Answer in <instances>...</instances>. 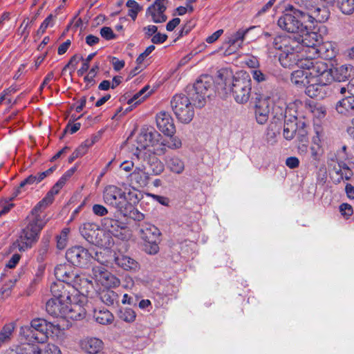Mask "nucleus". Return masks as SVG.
<instances>
[{
  "label": "nucleus",
  "instance_id": "nucleus-1",
  "mask_svg": "<svg viewBox=\"0 0 354 354\" xmlns=\"http://www.w3.org/2000/svg\"><path fill=\"white\" fill-rule=\"evenodd\" d=\"M139 191L133 186L122 183V187L114 185L106 186L102 192L105 204L125 214L133 205L139 201Z\"/></svg>",
  "mask_w": 354,
  "mask_h": 354
},
{
  "label": "nucleus",
  "instance_id": "nucleus-2",
  "mask_svg": "<svg viewBox=\"0 0 354 354\" xmlns=\"http://www.w3.org/2000/svg\"><path fill=\"white\" fill-rule=\"evenodd\" d=\"M218 77L223 81L225 89L232 93L234 100L239 104H245L251 95L252 80L250 75L240 72L233 75L232 72L227 69L219 71Z\"/></svg>",
  "mask_w": 354,
  "mask_h": 354
},
{
  "label": "nucleus",
  "instance_id": "nucleus-3",
  "mask_svg": "<svg viewBox=\"0 0 354 354\" xmlns=\"http://www.w3.org/2000/svg\"><path fill=\"white\" fill-rule=\"evenodd\" d=\"M47 223L43 212L34 207L28 216L27 226L21 230L18 239L13 243V247L21 252L30 248L36 243L39 234Z\"/></svg>",
  "mask_w": 354,
  "mask_h": 354
},
{
  "label": "nucleus",
  "instance_id": "nucleus-4",
  "mask_svg": "<svg viewBox=\"0 0 354 354\" xmlns=\"http://www.w3.org/2000/svg\"><path fill=\"white\" fill-rule=\"evenodd\" d=\"M53 297L46 304V312L54 317L63 318L66 316L71 294L62 282H53L50 285Z\"/></svg>",
  "mask_w": 354,
  "mask_h": 354
},
{
  "label": "nucleus",
  "instance_id": "nucleus-5",
  "mask_svg": "<svg viewBox=\"0 0 354 354\" xmlns=\"http://www.w3.org/2000/svg\"><path fill=\"white\" fill-rule=\"evenodd\" d=\"M272 46L280 51L279 61L283 67H292L300 59L298 51L299 42L290 37L279 35L274 39Z\"/></svg>",
  "mask_w": 354,
  "mask_h": 354
},
{
  "label": "nucleus",
  "instance_id": "nucleus-6",
  "mask_svg": "<svg viewBox=\"0 0 354 354\" xmlns=\"http://www.w3.org/2000/svg\"><path fill=\"white\" fill-rule=\"evenodd\" d=\"M295 66L306 69L310 79H316L322 84H330L333 81V69L322 59H313L310 55H306V57H301Z\"/></svg>",
  "mask_w": 354,
  "mask_h": 354
},
{
  "label": "nucleus",
  "instance_id": "nucleus-7",
  "mask_svg": "<svg viewBox=\"0 0 354 354\" xmlns=\"http://www.w3.org/2000/svg\"><path fill=\"white\" fill-rule=\"evenodd\" d=\"M277 25L283 30L291 33H304L308 29L302 8L296 9L292 6L279 18Z\"/></svg>",
  "mask_w": 354,
  "mask_h": 354
},
{
  "label": "nucleus",
  "instance_id": "nucleus-8",
  "mask_svg": "<svg viewBox=\"0 0 354 354\" xmlns=\"http://www.w3.org/2000/svg\"><path fill=\"white\" fill-rule=\"evenodd\" d=\"M137 151H142L152 147L154 153L160 156L166 153L165 140L157 131L151 127H144L140 129L136 138Z\"/></svg>",
  "mask_w": 354,
  "mask_h": 354
},
{
  "label": "nucleus",
  "instance_id": "nucleus-9",
  "mask_svg": "<svg viewBox=\"0 0 354 354\" xmlns=\"http://www.w3.org/2000/svg\"><path fill=\"white\" fill-rule=\"evenodd\" d=\"M213 90V79L209 75L201 76L188 90L190 102L196 108H202L206 104Z\"/></svg>",
  "mask_w": 354,
  "mask_h": 354
},
{
  "label": "nucleus",
  "instance_id": "nucleus-10",
  "mask_svg": "<svg viewBox=\"0 0 354 354\" xmlns=\"http://www.w3.org/2000/svg\"><path fill=\"white\" fill-rule=\"evenodd\" d=\"M55 275L57 279V282H62L67 290L82 288L86 285L92 286V281L82 278L75 273L72 268L67 264L58 265L55 269Z\"/></svg>",
  "mask_w": 354,
  "mask_h": 354
},
{
  "label": "nucleus",
  "instance_id": "nucleus-11",
  "mask_svg": "<svg viewBox=\"0 0 354 354\" xmlns=\"http://www.w3.org/2000/svg\"><path fill=\"white\" fill-rule=\"evenodd\" d=\"M171 106L176 118L182 123H189L194 116V106L184 94H176L171 100Z\"/></svg>",
  "mask_w": 354,
  "mask_h": 354
},
{
  "label": "nucleus",
  "instance_id": "nucleus-12",
  "mask_svg": "<svg viewBox=\"0 0 354 354\" xmlns=\"http://www.w3.org/2000/svg\"><path fill=\"white\" fill-rule=\"evenodd\" d=\"M100 263L99 265L92 266L90 276L95 282L105 288H116L120 284V280L111 273L104 265L102 261L98 257L95 260Z\"/></svg>",
  "mask_w": 354,
  "mask_h": 354
},
{
  "label": "nucleus",
  "instance_id": "nucleus-13",
  "mask_svg": "<svg viewBox=\"0 0 354 354\" xmlns=\"http://www.w3.org/2000/svg\"><path fill=\"white\" fill-rule=\"evenodd\" d=\"M250 29L239 28L237 30L227 32L221 46V50H223V55L227 56L239 51L243 47L245 35Z\"/></svg>",
  "mask_w": 354,
  "mask_h": 354
},
{
  "label": "nucleus",
  "instance_id": "nucleus-14",
  "mask_svg": "<svg viewBox=\"0 0 354 354\" xmlns=\"http://www.w3.org/2000/svg\"><path fill=\"white\" fill-rule=\"evenodd\" d=\"M300 7L304 10L308 25L325 22L330 15V12L326 7L314 5L312 0L301 1Z\"/></svg>",
  "mask_w": 354,
  "mask_h": 354
},
{
  "label": "nucleus",
  "instance_id": "nucleus-15",
  "mask_svg": "<svg viewBox=\"0 0 354 354\" xmlns=\"http://www.w3.org/2000/svg\"><path fill=\"white\" fill-rule=\"evenodd\" d=\"M6 354H62V352L60 348L53 344H48L42 347L25 344L10 348Z\"/></svg>",
  "mask_w": 354,
  "mask_h": 354
},
{
  "label": "nucleus",
  "instance_id": "nucleus-16",
  "mask_svg": "<svg viewBox=\"0 0 354 354\" xmlns=\"http://www.w3.org/2000/svg\"><path fill=\"white\" fill-rule=\"evenodd\" d=\"M97 257V252L93 257L88 250L82 246L72 247L66 252V259L73 265L80 267L87 266L91 259L95 261Z\"/></svg>",
  "mask_w": 354,
  "mask_h": 354
},
{
  "label": "nucleus",
  "instance_id": "nucleus-17",
  "mask_svg": "<svg viewBox=\"0 0 354 354\" xmlns=\"http://www.w3.org/2000/svg\"><path fill=\"white\" fill-rule=\"evenodd\" d=\"M75 170L71 169L66 171L58 181L53 185V187L47 192L44 198L40 201L35 207L43 212L48 206L53 203L54 197L59 194V191L66 185L68 179L73 176Z\"/></svg>",
  "mask_w": 354,
  "mask_h": 354
},
{
  "label": "nucleus",
  "instance_id": "nucleus-18",
  "mask_svg": "<svg viewBox=\"0 0 354 354\" xmlns=\"http://www.w3.org/2000/svg\"><path fill=\"white\" fill-rule=\"evenodd\" d=\"M302 39L301 42H299L298 51L299 58L306 57L305 53H308L311 56L317 55L319 35L315 32H308L306 30L304 33H301Z\"/></svg>",
  "mask_w": 354,
  "mask_h": 354
},
{
  "label": "nucleus",
  "instance_id": "nucleus-19",
  "mask_svg": "<svg viewBox=\"0 0 354 354\" xmlns=\"http://www.w3.org/2000/svg\"><path fill=\"white\" fill-rule=\"evenodd\" d=\"M272 109V100L270 97L260 95L257 97L254 111L257 122L260 124H265L269 118Z\"/></svg>",
  "mask_w": 354,
  "mask_h": 354
},
{
  "label": "nucleus",
  "instance_id": "nucleus-20",
  "mask_svg": "<svg viewBox=\"0 0 354 354\" xmlns=\"http://www.w3.org/2000/svg\"><path fill=\"white\" fill-rule=\"evenodd\" d=\"M158 129L166 136H172L176 131L174 121L170 114L166 111H160L156 117Z\"/></svg>",
  "mask_w": 354,
  "mask_h": 354
},
{
  "label": "nucleus",
  "instance_id": "nucleus-21",
  "mask_svg": "<svg viewBox=\"0 0 354 354\" xmlns=\"http://www.w3.org/2000/svg\"><path fill=\"white\" fill-rule=\"evenodd\" d=\"M167 0H156L147 11V15L151 17L154 23H163L167 17L165 14L167 8Z\"/></svg>",
  "mask_w": 354,
  "mask_h": 354
},
{
  "label": "nucleus",
  "instance_id": "nucleus-22",
  "mask_svg": "<svg viewBox=\"0 0 354 354\" xmlns=\"http://www.w3.org/2000/svg\"><path fill=\"white\" fill-rule=\"evenodd\" d=\"M80 345L82 350L88 354H97L104 348L103 341L95 337H86L82 339Z\"/></svg>",
  "mask_w": 354,
  "mask_h": 354
},
{
  "label": "nucleus",
  "instance_id": "nucleus-23",
  "mask_svg": "<svg viewBox=\"0 0 354 354\" xmlns=\"http://www.w3.org/2000/svg\"><path fill=\"white\" fill-rule=\"evenodd\" d=\"M328 84H322L319 82V80L316 79H310L309 84L305 86V93L312 98L318 97L322 99L326 95V90Z\"/></svg>",
  "mask_w": 354,
  "mask_h": 354
},
{
  "label": "nucleus",
  "instance_id": "nucleus-24",
  "mask_svg": "<svg viewBox=\"0 0 354 354\" xmlns=\"http://www.w3.org/2000/svg\"><path fill=\"white\" fill-rule=\"evenodd\" d=\"M19 335L29 342L28 344L33 343H43L47 339L46 335L39 334L31 326H23L20 328Z\"/></svg>",
  "mask_w": 354,
  "mask_h": 354
},
{
  "label": "nucleus",
  "instance_id": "nucleus-25",
  "mask_svg": "<svg viewBox=\"0 0 354 354\" xmlns=\"http://www.w3.org/2000/svg\"><path fill=\"white\" fill-rule=\"evenodd\" d=\"M80 232L87 241L94 244H99V241L97 240V236L99 234L100 230L96 223L91 222L84 223L80 227Z\"/></svg>",
  "mask_w": 354,
  "mask_h": 354
},
{
  "label": "nucleus",
  "instance_id": "nucleus-26",
  "mask_svg": "<svg viewBox=\"0 0 354 354\" xmlns=\"http://www.w3.org/2000/svg\"><path fill=\"white\" fill-rule=\"evenodd\" d=\"M129 180L131 184L139 187H145L147 185L149 176L145 171L144 166L136 167L134 170L129 175Z\"/></svg>",
  "mask_w": 354,
  "mask_h": 354
},
{
  "label": "nucleus",
  "instance_id": "nucleus-27",
  "mask_svg": "<svg viewBox=\"0 0 354 354\" xmlns=\"http://www.w3.org/2000/svg\"><path fill=\"white\" fill-rule=\"evenodd\" d=\"M86 315V309L81 303H72V299L68 304V308L66 309V316L63 318L73 320H80L84 318Z\"/></svg>",
  "mask_w": 354,
  "mask_h": 354
},
{
  "label": "nucleus",
  "instance_id": "nucleus-28",
  "mask_svg": "<svg viewBox=\"0 0 354 354\" xmlns=\"http://www.w3.org/2000/svg\"><path fill=\"white\" fill-rule=\"evenodd\" d=\"M115 264L124 270L136 272L140 269L139 263L133 258L121 254L115 257Z\"/></svg>",
  "mask_w": 354,
  "mask_h": 354
},
{
  "label": "nucleus",
  "instance_id": "nucleus-29",
  "mask_svg": "<svg viewBox=\"0 0 354 354\" xmlns=\"http://www.w3.org/2000/svg\"><path fill=\"white\" fill-rule=\"evenodd\" d=\"M335 109L339 114L350 115L354 113V96H346L339 100L335 105Z\"/></svg>",
  "mask_w": 354,
  "mask_h": 354
},
{
  "label": "nucleus",
  "instance_id": "nucleus-30",
  "mask_svg": "<svg viewBox=\"0 0 354 354\" xmlns=\"http://www.w3.org/2000/svg\"><path fill=\"white\" fill-rule=\"evenodd\" d=\"M140 234L145 242L157 241L160 236L159 230L149 223H143L140 225Z\"/></svg>",
  "mask_w": 354,
  "mask_h": 354
},
{
  "label": "nucleus",
  "instance_id": "nucleus-31",
  "mask_svg": "<svg viewBox=\"0 0 354 354\" xmlns=\"http://www.w3.org/2000/svg\"><path fill=\"white\" fill-rule=\"evenodd\" d=\"M167 168L172 173L181 174L185 170L184 161L176 156H168L165 158Z\"/></svg>",
  "mask_w": 354,
  "mask_h": 354
},
{
  "label": "nucleus",
  "instance_id": "nucleus-32",
  "mask_svg": "<svg viewBox=\"0 0 354 354\" xmlns=\"http://www.w3.org/2000/svg\"><path fill=\"white\" fill-rule=\"evenodd\" d=\"M93 317L95 321L101 325H109L114 321L113 315L104 308L95 309Z\"/></svg>",
  "mask_w": 354,
  "mask_h": 354
},
{
  "label": "nucleus",
  "instance_id": "nucleus-33",
  "mask_svg": "<svg viewBox=\"0 0 354 354\" xmlns=\"http://www.w3.org/2000/svg\"><path fill=\"white\" fill-rule=\"evenodd\" d=\"M310 76L306 69L300 68L293 71L291 74V82L298 87H305L309 84Z\"/></svg>",
  "mask_w": 354,
  "mask_h": 354
},
{
  "label": "nucleus",
  "instance_id": "nucleus-34",
  "mask_svg": "<svg viewBox=\"0 0 354 354\" xmlns=\"http://www.w3.org/2000/svg\"><path fill=\"white\" fill-rule=\"evenodd\" d=\"M317 48V55L320 54L327 59L334 58L337 54V45L332 41L323 42Z\"/></svg>",
  "mask_w": 354,
  "mask_h": 354
},
{
  "label": "nucleus",
  "instance_id": "nucleus-35",
  "mask_svg": "<svg viewBox=\"0 0 354 354\" xmlns=\"http://www.w3.org/2000/svg\"><path fill=\"white\" fill-rule=\"evenodd\" d=\"M353 71V66L351 64H343L333 70V80L342 82L347 80Z\"/></svg>",
  "mask_w": 354,
  "mask_h": 354
},
{
  "label": "nucleus",
  "instance_id": "nucleus-36",
  "mask_svg": "<svg viewBox=\"0 0 354 354\" xmlns=\"http://www.w3.org/2000/svg\"><path fill=\"white\" fill-rule=\"evenodd\" d=\"M15 329V324L10 322L6 324L0 330V348L8 344L12 337Z\"/></svg>",
  "mask_w": 354,
  "mask_h": 354
},
{
  "label": "nucleus",
  "instance_id": "nucleus-37",
  "mask_svg": "<svg viewBox=\"0 0 354 354\" xmlns=\"http://www.w3.org/2000/svg\"><path fill=\"white\" fill-rule=\"evenodd\" d=\"M111 288H106L100 292V298L101 301L107 306H113L117 303L119 299L118 295L111 289Z\"/></svg>",
  "mask_w": 354,
  "mask_h": 354
},
{
  "label": "nucleus",
  "instance_id": "nucleus-38",
  "mask_svg": "<svg viewBox=\"0 0 354 354\" xmlns=\"http://www.w3.org/2000/svg\"><path fill=\"white\" fill-rule=\"evenodd\" d=\"M350 170L348 167L341 168L340 165H338L337 167L334 165L333 168L330 170V176L331 178L337 183H339L344 178L346 180L349 179Z\"/></svg>",
  "mask_w": 354,
  "mask_h": 354
},
{
  "label": "nucleus",
  "instance_id": "nucleus-39",
  "mask_svg": "<svg viewBox=\"0 0 354 354\" xmlns=\"http://www.w3.org/2000/svg\"><path fill=\"white\" fill-rule=\"evenodd\" d=\"M118 317L126 323H133L136 319V313L130 308H122L118 312Z\"/></svg>",
  "mask_w": 354,
  "mask_h": 354
},
{
  "label": "nucleus",
  "instance_id": "nucleus-40",
  "mask_svg": "<svg viewBox=\"0 0 354 354\" xmlns=\"http://www.w3.org/2000/svg\"><path fill=\"white\" fill-rule=\"evenodd\" d=\"M31 327L37 332L38 335H46L48 322L43 319H34L30 322Z\"/></svg>",
  "mask_w": 354,
  "mask_h": 354
},
{
  "label": "nucleus",
  "instance_id": "nucleus-41",
  "mask_svg": "<svg viewBox=\"0 0 354 354\" xmlns=\"http://www.w3.org/2000/svg\"><path fill=\"white\" fill-rule=\"evenodd\" d=\"M337 4L345 15H351L354 12V0H337Z\"/></svg>",
  "mask_w": 354,
  "mask_h": 354
},
{
  "label": "nucleus",
  "instance_id": "nucleus-42",
  "mask_svg": "<svg viewBox=\"0 0 354 354\" xmlns=\"http://www.w3.org/2000/svg\"><path fill=\"white\" fill-rule=\"evenodd\" d=\"M17 281V279L14 278L9 280V281L6 283L2 286L1 289L0 290V300H4L10 295L12 289L15 286Z\"/></svg>",
  "mask_w": 354,
  "mask_h": 354
},
{
  "label": "nucleus",
  "instance_id": "nucleus-43",
  "mask_svg": "<svg viewBox=\"0 0 354 354\" xmlns=\"http://www.w3.org/2000/svg\"><path fill=\"white\" fill-rule=\"evenodd\" d=\"M149 88V87L148 86L143 87L140 91L136 93L132 98L129 100L128 104H137L144 101L149 95V92L146 93Z\"/></svg>",
  "mask_w": 354,
  "mask_h": 354
},
{
  "label": "nucleus",
  "instance_id": "nucleus-44",
  "mask_svg": "<svg viewBox=\"0 0 354 354\" xmlns=\"http://www.w3.org/2000/svg\"><path fill=\"white\" fill-rule=\"evenodd\" d=\"M70 232L69 228H64L60 234L56 236L57 248L59 250H64L68 243V235Z\"/></svg>",
  "mask_w": 354,
  "mask_h": 354
},
{
  "label": "nucleus",
  "instance_id": "nucleus-45",
  "mask_svg": "<svg viewBox=\"0 0 354 354\" xmlns=\"http://www.w3.org/2000/svg\"><path fill=\"white\" fill-rule=\"evenodd\" d=\"M40 182L37 174L29 176L21 182L19 187L16 189L15 196H17L18 194H19L21 193V189L24 188L25 186L37 185Z\"/></svg>",
  "mask_w": 354,
  "mask_h": 354
},
{
  "label": "nucleus",
  "instance_id": "nucleus-46",
  "mask_svg": "<svg viewBox=\"0 0 354 354\" xmlns=\"http://www.w3.org/2000/svg\"><path fill=\"white\" fill-rule=\"evenodd\" d=\"M296 129V125L294 122H286L283 127V137L286 140H292L294 138Z\"/></svg>",
  "mask_w": 354,
  "mask_h": 354
},
{
  "label": "nucleus",
  "instance_id": "nucleus-47",
  "mask_svg": "<svg viewBox=\"0 0 354 354\" xmlns=\"http://www.w3.org/2000/svg\"><path fill=\"white\" fill-rule=\"evenodd\" d=\"M55 18H56V16H55L52 14L49 15L40 25V26L37 30V33L38 34H44L46 30L48 27H53L55 24Z\"/></svg>",
  "mask_w": 354,
  "mask_h": 354
},
{
  "label": "nucleus",
  "instance_id": "nucleus-48",
  "mask_svg": "<svg viewBox=\"0 0 354 354\" xmlns=\"http://www.w3.org/2000/svg\"><path fill=\"white\" fill-rule=\"evenodd\" d=\"M127 6L129 8V15L134 20L141 9L140 6L134 0H129Z\"/></svg>",
  "mask_w": 354,
  "mask_h": 354
},
{
  "label": "nucleus",
  "instance_id": "nucleus-49",
  "mask_svg": "<svg viewBox=\"0 0 354 354\" xmlns=\"http://www.w3.org/2000/svg\"><path fill=\"white\" fill-rule=\"evenodd\" d=\"M31 23H32V21H30L29 19H25L23 21L22 24H21L20 27L19 28V30H18L19 34L21 37H24V39H26L29 35V33H30L29 28H30V26Z\"/></svg>",
  "mask_w": 354,
  "mask_h": 354
},
{
  "label": "nucleus",
  "instance_id": "nucleus-50",
  "mask_svg": "<svg viewBox=\"0 0 354 354\" xmlns=\"http://www.w3.org/2000/svg\"><path fill=\"white\" fill-rule=\"evenodd\" d=\"M62 333V330L58 324H54L51 322H48V328L46 331L47 337L48 335L53 337H58Z\"/></svg>",
  "mask_w": 354,
  "mask_h": 354
},
{
  "label": "nucleus",
  "instance_id": "nucleus-51",
  "mask_svg": "<svg viewBox=\"0 0 354 354\" xmlns=\"http://www.w3.org/2000/svg\"><path fill=\"white\" fill-rule=\"evenodd\" d=\"M169 136L170 137L169 140L167 142L165 140V143L166 144L165 148L166 149L167 147L171 149H180L182 146L181 140L178 137H174L173 135Z\"/></svg>",
  "mask_w": 354,
  "mask_h": 354
},
{
  "label": "nucleus",
  "instance_id": "nucleus-52",
  "mask_svg": "<svg viewBox=\"0 0 354 354\" xmlns=\"http://www.w3.org/2000/svg\"><path fill=\"white\" fill-rule=\"evenodd\" d=\"M92 144L93 142L86 140L75 151V157H80L84 155L87 151L88 147H90L92 145Z\"/></svg>",
  "mask_w": 354,
  "mask_h": 354
},
{
  "label": "nucleus",
  "instance_id": "nucleus-53",
  "mask_svg": "<svg viewBox=\"0 0 354 354\" xmlns=\"http://www.w3.org/2000/svg\"><path fill=\"white\" fill-rule=\"evenodd\" d=\"M339 212L341 214L346 218L351 216L353 213L352 206L348 203H342L339 206Z\"/></svg>",
  "mask_w": 354,
  "mask_h": 354
},
{
  "label": "nucleus",
  "instance_id": "nucleus-54",
  "mask_svg": "<svg viewBox=\"0 0 354 354\" xmlns=\"http://www.w3.org/2000/svg\"><path fill=\"white\" fill-rule=\"evenodd\" d=\"M93 212L98 216H106L108 214V209L102 205L95 204L92 207Z\"/></svg>",
  "mask_w": 354,
  "mask_h": 354
},
{
  "label": "nucleus",
  "instance_id": "nucleus-55",
  "mask_svg": "<svg viewBox=\"0 0 354 354\" xmlns=\"http://www.w3.org/2000/svg\"><path fill=\"white\" fill-rule=\"evenodd\" d=\"M101 36L106 40H111L115 37V35L110 27L104 26L100 30Z\"/></svg>",
  "mask_w": 354,
  "mask_h": 354
},
{
  "label": "nucleus",
  "instance_id": "nucleus-56",
  "mask_svg": "<svg viewBox=\"0 0 354 354\" xmlns=\"http://www.w3.org/2000/svg\"><path fill=\"white\" fill-rule=\"evenodd\" d=\"M252 75L254 80L259 83L266 81L267 80L266 74L263 73L261 70L259 69H254L252 71Z\"/></svg>",
  "mask_w": 354,
  "mask_h": 354
},
{
  "label": "nucleus",
  "instance_id": "nucleus-57",
  "mask_svg": "<svg viewBox=\"0 0 354 354\" xmlns=\"http://www.w3.org/2000/svg\"><path fill=\"white\" fill-rule=\"evenodd\" d=\"M152 172L153 175H160L164 171V165L160 161L156 160L151 164Z\"/></svg>",
  "mask_w": 354,
  "mask_h": 354
},
{
  "label": "nucleus",
  "instance_id": "nucleus-58",
  "mask_svg": "<svg viewBox=\"0 0 354 354\" xmlns=\"http://www.w3.org/2000/svg\"><path fill=\"white\" fill-rule=\"evenodd\" d=\"M312 113L315 117L322 118L326 115V110L325 107L322 105H316L313 108Z\"/></svg>",
  "mask_w": 354,
  "mask_h": 354
},
{
  "label": "nucleus",
  "instance_id": "nucleus-59",
  "mask_svg": "<svg viewBox=\"0 0 354 354\" xmlns=\"http://www.w3.org/2000/svg\"><path fill=\"white\" fill-rule=\"evenodd\" d=\"M322 156L321 146H312L310 147V157L313 160L318 162Z\"/></svg>",
  "mask_w": 354,
  "mask_h": 354
},
{
  "label": "nucleus",
  "instance_id": "nucleus-60",
  "mask_svg": "<svg viewBox=\"0 0 354 354\" xmlns=\"http://www.w3.org/2000/svg\"><path fill=\"white\" fill-rule=\"evenodd\" d=\"M244 62L248 67L254 69H257V68L259 66V60L257 57L254 56H248L245 58Z\"/></svg>",
  "mask_w": 354,
  "mask_h": 354
},
{
  "label": "nucleus",
  "instance_id": "nucleus-61",
  "mask_svg": "<svg viewBox=\"0 0 354 354\" xmlns=\"http://www.w3.org/2000/svg\"><path fill=\"white\" fill-rule=\"evenodd\" d=\"M145 250L150 254H155L158 252L159 247L157 241L146 242Z\"/></svg>",
  "mask_w": 354,
  "mask_h": 354
},
{
  "label": "nucleus",
  "instance_id": "nucleus-62",
  "mask_svg": "<svg viewBox=\"0 0 354 354\" xmlns=\"http://www.w3.org/2000/svg\"><path fill=\"white\" fill-rule=\"evenodd\" d=\"M167 39V36L165 34L156 33L151 38V42L156 44H162Z\"/></svg>",
  "mask_w": 354,
  "mask_h": 354
},
{
  "label": "nucleus",
  "instance_id": "nucleus-63",
  "mask_svg": "<svg viewBox=\"0 0 354 354\" xmlns=\"http://www.w3.org/2000/svg\"><path fill=\"white\" fill-rule=\"evenodd\" d=\"M21 259V255L19 254H14L10 260L6 263V267L9 268H14L19 263Z\"/></svg>",
  "mask_w": 354,
  "mask_h": 354
},
{
  "label": "nucleus",
  "instance_id": "nucleus-64",
  "mask_svg": "<svg viewBox=\"0 0 354 354\" xmlns=\"http://www.w3.org/2000/svg\"><path fill=\"white\" fill-rule=\"evenodd\" d=\"M223 33V29H219L214 32L212 35H209L206 38V42L208 44H212L215 42Z\"/></svg>",
  "mask_w": 354,
  "mask_h": 354
}]
</instances>
